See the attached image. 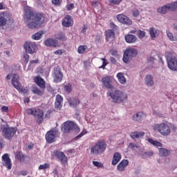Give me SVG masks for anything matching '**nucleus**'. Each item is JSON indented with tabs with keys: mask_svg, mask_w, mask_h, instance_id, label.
<instances>
[{
	"mask_svg": "<svg viewBox=\"0 0 177 177\" xmlns=\"http://www.w3.org/2000/svg\"><path fill=\"white\" fill-rule=\"evenodd\" d=\"M26 113L35 118L37 124H42L44 121V111L38 108H29L26 110Z\"/></svg>",
	"mask_w": 177,
	"mask_h": 177,
	"instance_id": "4",
	"label": "nucleus"
},
{
	"mask_svg": "<svg viewBox=\"0 0 177 177\" xmlns=\"http://www.w3.org/2000/svg\"><path fill=\"white\" fill-rule=\"evenodd\" d=\"M148 142L151 143V145H153V146H155L156 147H162V145L161 144V142L157 140H154L151 138H149Z\"/></svg>",
	"mask_w": 177,
	"mask_h": 177,
	"instance_id": "38",
	"label": "nucleus"
},
{
	"mask_svg": "<svg viewBox=\"0 0 177 177\" xmlns=\"http://www.w3.org/2000/svg\"><path fill=\"white\" fill-rule=\"evenodd\" d=\"M145 84L149 88L154 86V77H153V75H147L145 77Z\"/></svg>",
	"mask_w": 177,
	"mask_h": 177,
	"instance_id": "20",
	"label": "nucleus"
},
{
	"mask_svg": "<svg viewBox=\"0 0 177 177\" xmlns=\"http://www.w3.org/2000/svg\"><path fill=\"white\" fill-rule=\"evenodd\" d=\"M56 136H57V131L52 129L46 133V140L48 143H53L55 139H56Z\"/></svg>",
	"mask_w": 177,
	"mask_h": 177,
	"instance_id": "16",
	"label": "nucleus"
},
{
	"mask_svg": "<svg viewBox=\"0 0 177 177\" xmlns=\"http://www.w3.org/2000/svg\"><path fill=\"white\" fill-rule=\"evenodd\" d=\"M158 13H162V15H165L168 10H169V8H168V6H164L159 8H158Z\"/></svg>",
	"mask_w": 177,
	"mask_h": 177,
	"instance_id": "39",
	"label": "nucleus"
},
{
	"mask_svg": "<svg viewBox=\"0 0 177 177\" xmlns=\"http://www.w3.org/2000/svg\"><path fill=\"white\" fill-rule=\"evenodd\" d=\"M55 109H57L58 110H60V109H62V102H55Z\"/></svg>",
	"mask_w": 177,
	"mask_h": 177,
	"instance_id": "58",
	"label": "nucleus"
},
{
	"mask_svg": "<svg viewBox=\"0 0 177 177\" xmlns=\"http://www.w3.org/2000/svg\"><path fill=\"white\" fill-rule=\"evenodd\" d=\"M77 128H78V126L73 122L67 121L64 123L63 129L65 133H70L71 131H74Z\"/></svg>",
	"mask_w": 177,
	"mask_h": 177,
	"instance_id": "13",
	"label": "nucleus"
},
{
	"mask_svg": "<svg viewBox=\"0 0 177 177\" xmlns=\"http://www.w3.org/2000/svg\"><path fill=\"white\" fill-rule=\"evenodd\" d=\"M86 130H84L81 132V133H80L77 136H76L75 139H80V138H82V136H84V135H86Z\"/></svg>",
	"mask_w": 177,
	"mask_h": 177,
	"instance_id": "52",
	"label": "nucleus"
},
{
	"mask_svg": "<svg viewBox=\"0 0 177 177\" xmlns=\"http://www.w3.org/2000/svg\"><path fill=\"white\" fill-rule=\"evenodd\" d=\"M67 10H71L72 9H74V4L71 3L66 6Z\"/></svg>",
	"mask_w": 177,
	"mask_h": 177,
	"instance_id": "61",
	"label": "nucleus"
},
{
	"mask_svg": "<svg viewBox=\"0 0 177 177\" xmlns=\"http://www.w3.org/2000/svg\"><path fill=\"white\" fill-rule=\"evenodd\" d=\"M39 62V61L38 59H36V60H32V61H30V64H34V63H35V64H38Z\"/></svg>",
	"mask_w": 177,
	"mask_h": 177,
	"instance_id": "64",
	"label": "nucleus"
},
{
	"mask_svg": "<svg viewBox=\"0 0 177 177\" xmlns=\"http://www.w3.org/2000/svg\"><path fill=\"white\" fill-rule=\"evenodd\" d=\"M158 32H160V30H156L154 28H150L149 29V34L151 37V38H156L157 35H158Z\"/></svg>",
	"mask_w": 177,
	"mask_h": 177,
	"instance_id": "36",
	"label": "nucleus"
},
{
	"mask_svg": "<svg viewBox=\"0 0 177 177\" xmlns=\"http://www.w3.org/2000/svg\"><path fill=\"white\" fill-rule=\"evenodd\" d=\"M32 92L35 95H38V96H42L45 93V88H38L37 86H33L32 88Z\"/></svg>",
	"mask_w": 177,
	"mask_h": 177,
	"instance_id": "27",
	"label": "nucleus"
},
{
	"mask_svg": "<svg viewBox=\"0 0 177 177\" xmlns=\"http://www.w3.org/2000/svg\"><path fill=\"white\" fill-rule=\"evenodd\" d=\"M136 39H138V38L133 35H127L125 36L126 42L128 44H135Z\"/></svg>",
	"mask_w": 177,
	"mask_h": 177,
	"instance_id": "28",
	"label": "nucleus"
},
{
	"mask_svg": "<svg viewBox=\"0 0 177 177\" xmlns=\"http://www.w3.org/2000/svg\"><path fill=\"white\" fill-rule=\"evenodd\" d=\"M49 168V164L45 163L44 165H41L39 166V169L41 171V169H48Z\"/></svg>",
	"mask_w": 177,
	"mask_h": 177,
	"instance_id": "48",
	"label": "nucleus"
},
{
	"mask_svg": "<svg viewBox=\"0 0 177 177\" xmlns=\"http://www.w3.org/2000/svg\"><path fill=\"white\" fill-rule=\"evenodd\" d=\"M11 82L14 88L21 93H28V88L27 87H21V84L19 82V75H17V74H13Z\"/></svg>",
	"mask_w": 177,
	"mask_h": 177,
	"instance_id": "9",
	"label": "nucleus"
},
{
	"mask_svg": "<svg viewBox=\"0 0 177 177\" xmlns=\"http://www.w3.org/2000/svg\"><path fill=\"white\" fill-rule=\"evenodd\" d=\"M54 55H63L62 50H57L54 52Z\"/></svg>",
	"mask_w": 177,
	"mask_h": 177,
	"instance_id": "62",
	"label": "nucleus"
},
{
	"mask_svg": "<svg viewBox=\"0 0 177 177\" xmlns=\"http://www.w3.org/2000/svg\"><path fill=\"white\" fill-rule=\"evenodd\" d=\"M92 6H93V8H97V6H99V1H93Z\"/></svg>",
	"mask_w": 177,
	"mask_h": 177,
	"instance_id": "59",
	"label": "nucleus"
},
{
	"mask_svg": "<svg viewBox=\"0 0 177 177\" xmlns=\"http://www.w3.org/2000/svg\"><path fill=\"white\" fill-rule=\"evenodd\" d=\"M167 6L169 8V10L174 12L177 9V1L169 3L167 5Z\"/></svg>",
	"mask_w": 177,
	"mask_h": 177,
	"instance_id": "41",
	"label": "nucleus"
},
{
	"mask_svg": "<svg viewBox=\"0 0 177 177\" xmlns=\"http://www.w3.org/2000/svg\"><path fill=\"white\" fill-rule=\"evenodd\" d=\"M56 102L58 103H62V102H63V97H62L60 95H57L56 96Z\"/></svg>",
	"mask_w": 177,
	"mask_h": 177,
	"instance_id": "53",
	"label": "nucleus"
},
{
	"mask_svg": "<svg viewBox=\"0 0 177 177\" xmlns=\"http://www.w3.org/2000/svg\"><path fill=\"white\" fill-rule=\"evenodd\" d=\"M87 50H88V46L86 45L80 46L78 47L77 52H78V53H80V55H82L85 52H86Z\"/></svg>",
	"mask_w": 177,
	"mask_h": 177,
	"instance_id": "40",
	"label": "nucleus"
},
{
	"mask_svg": "<svg viewBox=\"0 0 177 177\" xmlns=\"http://www.w3.org/2000/svg\"><path fill=\"white\" fill-rule=\"evenodd\" d=\"M154 154V152L153 151H149L147 152H142L141 153L142 157H143V158H149V157H151V156H153Z\"/></svg>",
	"mask_w": 177,
	"mask_h": 177,
	"instance_id": "42",
	"label": "nucleus"
},
{
	"mask_svg": "<svg viewBox=\"0 0 177 177\" xmlns=\"http://www.w3.org/2000/svg\"><path fill=\"white\" fill-rule=\"evenodd\" d=\"M34 81L37 84V85L39 86V88H41V89H45L46 88V86L45 84V80H44L42 77L37 76L34 78Z\"/></svg>",
	"mask_w": 177,
	"mask_h": 177,
	"instance_id": "21",
	"label": "nucleus"
},
{
	"mask_svg": "<svg viewBox=\"0 0 177 177\" xmlns=\"http://www.w3.org/2000/svg\"><path fill=\"white\" fill-rule=\"evenodd\" d=\"M88 25H84L82 30H81L82 34H86V30H88Z\"/></svg>",
	"mask_w": 177,
	"mask_h": 177,
	"instance_id": "56",
	"label": "nucleus"
},
{
	"mask_svg": "<svg viewBox=\"0 0 177 177\" xmlns=\"http://www.w3.org/2000/svg\"><path fill=\"white\" fill-rule=\"evenodd\" d=\"M44 35V31H39L31 36L32 39H35V41H39L41 39V37Z\"/></svg>",
	"mask_w": 177,
	"mask_h": 177,
	"instance_id": "34",
	"label": "nucleus"
},
{
	"mask_svg": "<svg viewBox=\"0 0 177 177\" xmlns=\"http://www.w3.org/2000/svg\"><path fill=\"white\" fill-rule=\"evenodd\" d=\"M171 154V152L166 149L160 148L159 149V156L160 157H168Z\"/></svg>",
	"mask_w": 177,
	"mask_h": 177,
	"instance_id": "32",
	"label": "nucleus"
},
{
	"mask_svg": "<svg viewBox=\"0 0 177 177\" xmlns=\"http://www.w3.org/2000/svg\"><path fill=\"white\" fill-rule=\"evenodd\" d=\"M109 53L112 56H114L115 57H117L118 56V51H117V49L113 48L111 50H109Z\"/></svg>",
	"mask_w": 177,
	"mask_h": 177,
	"instance_id": "45",
	"label": "nucleus"
},
{
	"mask_svg": "<svg viewBox=\"0 0 177 177\" xmlns=\"http://www.w3.org/2000/svg\"><path fill=\"white\" fill-rule=\"evenodd\" d=\"M124 75V73H118L116 75V77L119 82L122 84V85H125V84H127V79H125V76Z\"/></svg>",
	"mask_w": 177,
	"mask_h": 177,
	"instance_id": "30",
	"label": "nucleus"
},
{
	"mask_svg": "<svg viewBox=\"0 0 177 177\" xmlns=\"http://www.w3.org/2000/svg\"><path fill=\"white\" fill-rule=\"evenodd\" d=\"M116 19L119 23L125 24L126 26H132V20L124 14H119L116 16Z\"/></svg>",
	"mask_w": 177,
	"mask_h": 177,
	"instance_id": "14",
	"label": "nucleus"
},
{
	"mask_svg": "<svg viewBox=\"0 0 177 177\" xmlns=\"http://www.w3.org/2000/svg\"><path fill=\"white\" fill-rule=\"evenodd\" d=\"M144 116L145 114L143 113V112H137L133 115L132 120L133 121H136V122H140V121L143 120Z\"/></svg>",
	"mask_w": 177,
	"mask_h": 177,
	"instance_id": "24",
	"label": "nucleus"
},
{
	"mask_svg": "<svg viewBox=\"0 0 177 177\" xmlns=\"http://www.w3.org/2000/svg\"><path fill=\"white\" fill-rule=\"evenodd\" d=\"M24 49H25L26 53L32 55L37 53V44L35 42L26 41L24 45Z\"/></svg>",
	"mask_w": 177,
	"mask_h": 177,
	"instance_id": "11",
	"label": "nucleus"
},
{
	"mask_svg": "<svg viewBox=\"0 0 177 177\" xmlns=\"http://www.w3.org/2000/svg\"><path fill=\"white\" fill-rule=\"evenodd\" d=\"M53 78L55 84L63 81V72H62V68L59 66H56L53 68Z\"/></svg>",
	"mask_w": 177,
	"mask_h": 177,
	"instance_id": "10",
	"label": "nucleus"
},
{
	"mask_svg": "<svg viewBox=\"0 0 177 177\" xmlns=\"http://www.w3.org/2000/svg\"><path fill=\"white\" fill-rule=\"evenodd\" d=\"M24 59H25V63H28L30 61V55L26 53V54L24 55Z\"/></svg>",
	"mask_w": 177,
	"mask_h": 177,
	"instance_id": "55",
	"label": "nucleus"
},
{
	"mask_svg": "<svg viewBox=\"0 0 177 177\" xmlns=\"http://www.w3.org/2000/svg\"><path fill=\"white\" fill-rule=\"evenodd\" d=\"M101 82L105 88L107 89H113L114 86H113V77L111 76H106L101 79Z\"/></svg>",
	"mask_w": 177,
	"mask_h": 177,
	"instance_id": "17",
	"label": "nucleus"
},
{
	"mask_svg": "<svg viewBox=\"0 0 177 177\" xmlns=\"http://www.w3.org/2000/svg\"><path fill=\"white\" fill-rule=\"evenodd\" d=\"M8 111H9V107H8L6 106H3L1 108V111H3V113H8Z\"/></svg>",
	"mask_w": 177,
	"mask_h": 177,
	"instance_id": "60",
	"label": "nucleus"
},
{
	"mask_svg": "<svg viewBox=\"0 0 177 177\" xmlns=\"http://www.w3.org/2000/svg\"><path fill=\"white\" fill-rule=\"evenodd\" d=\"M106 39L109 41V39H111L115 37V33L113 30H108L105 32Z\"/></svg>",
	"mask_w": 177,
	"mask_h": 177,
	"instance_id": "31",
	"label": "nucleus"
},
{
	"mask_svg": "<svg viewBox=\"0 0 177 177\" xmlns=\"http://www.w3.org/2000/svg\"><path fill=\"white\" fill-rule=\"evenodd\" d=\"M122 0H110L111 3H113V5H120Z\"/></svg>",
	"mask_w": 177,
	"mask_h": 177,
	"instance_id": "57",
	"label": "nucleus"
},
{
	"mask_svg": "<svg viewBox=\"0 0 177 177\" xmlns=\"http://www.w3.org/2000/svg\"><path fill=\"white\" fill-rule=\"evenodd\" d=\"M167 36L168 37L170 41H176V37H174V34L171 32L169 30H167Z\"/></svg>",
	"mask_w": 177,
	"mask_h": 177,
	"instance_id": "44",
	"label": "nucleus"
},
{
	"mask_svg": "<svg viewBox=\"0 0 177 177\" xmlns=\"http://www.w3.org/2000/svg\"><path fill=\"white\" fill-rule=\"evenodd\" d=\"M15 158H17V160H19L20 162H24L25 157H24V155L23 154V152L21 151L17 152Z\"/></svg>",
	"mask_w": 177,
	"mask_h": 177,
	"instance_id": "37",
	"label": "nucleus"
},
{
	"mask_svg": "<svg viewBox=\"0 0 177 177\" xmlns=\"http://www.w3.org/2000/svg\"><path fill=\"white\" fill-rule=\"evenodd\" d=\"M68 102L71 107H77L80 104V99L77 97L68 98Z\"/></svg>",
	"mask_w": 177,
	"mask_h": 177,
	"instance_id": "25",
	"label": "nucleus"
},
{
	"mask_svg": "<svg viewBox=\"0 0 177 177\" xmlns=\"http://www.w3.org/2000/svg\"><path fill=\"white\" fill-rule=\"evenodd\" d=\"M74 24V21L73 20V17L70 15H66L62 19V26L64 27H72Z\"/></svg>",
	"mask_w": 177,
	"mask_h": 177,
	"instance_id": "18",
	"label": "nucleus"
},
{
	"mask_svg": "<svg viewBox=\"0 0 177 177\" xmlns=\"http://www.w3.org/2000/svg\"><path fill=\"white\" fill-rule=\"evenodd\" d=\"M131 32H133V34H136V35H138V38H140V39H142V38H145V36L146 35V32L140 30H133Z\"/></svg>",
	"mask_w": 177,
	"mask_h": 177,
	"instance_id": "35",
	"label": "nucleus"
},
{
	"mask_svg": "<svg viewBox=\"0 0 177 177\" xmlns=\"http://www.w3.org/2000/svg\"><path fill=\"white\" fill-rule=\"evenodd\" d=\"M145 133L144 131H134L130 133L131 139H139L145 136Z\"/></svg>",
	"mask_w": 177,
	"mask_h": 177,
	"instance_id": "26",
	"label": "nucleus"
},
{
	"mask_svg": "<svg viewBox=\"0 0 177 177\" xmlns=\"http://www.w3.org/2000/svg\"><path fill=\"white\" fill-rule=\"evenodd\" d=\"M12 14L8 12H2L0 13V27L6 26L8 21H10Z\"/></svg>",
	"mask_w": 177,
	"mask_h": 177,
	"instance_id": "12",
	"label": "nucleus"
},
{
	"mask_svg": "<svg viewBox=\"0 0 177 177\" xmlns=\"http://www.w3.org/2000/svg\"><path fill=\"white\" fill-rule=\"evenodd\" d=\"M54 37L56 39H59V41H66V35L63 32H59L56 33Z\"/></svg>",
	"mask_w": 177,
	"mask_h": 177,
	"instance_id": "33",
	"label": "nucleus"
},
{
	"mask_svg": "<svg viewBox=\"0 0 177 177\" xmlns=\"http://www.w3.org/2000/svg\"><path fill=\"white\" fill-rule=\"evenodd\" d=\"M1 161L3 167H6L8 170L12 169V160H10L9 154H3L1 157Z\"/></svg>",
	"mask_w": 177,
	"mask_h": 177,
	"instance_id": "15",
	"label": "nucleus"
},
{
	"mask_svg": "<svg viewBox=\"0 0 177 177\" xmlns=\"http://www.w3.org/2000/svg\"><path fill=\"white\" fill-rule=\"evenodd\" d=\"M155 131L162 135V136H168L171 133V127L165 123L157 124L154 126Z\"/></svg>",
	"mask_w": 177,
	"mask_h": 177,
	"instance_id": "7",
	"label": "nucleus"
},
{
	"mask_svg": "<svg viewBox=\"0 0 177 177\" xmlns=\"http://www.w3.org/2000/svg\"><path fill=\"white\" fill-rule=\"evenodd\" d=\"M101 60H102L103 63L102 65L100 66V68H105V67L107 66V59H106L105 58H101Z\"/></svg>",
	"mask_w": 177,
	"mask_h": 177,
	"instance_id": "51",
	"label": "nucleus"
},
{
	"mask_svg": "<svg viewBox=\"0 0 177 177\" xmlns=\"http://www.w3.org/2000/svg\"><path fill=\"white\" fill-rule=\"evenodd\" d=\"M121 160V153L115 152L113 155L112 160V165H117L118 162H120Z\"/></svg>",
	"mask_w": 177,
	"mask_h": 177,
	"instance_id": "29",
	"label": "nucleus"
},
{
	"mask_svg": "<svg viewBox=\"0 0 177 177\" xmlns=\"http://www.w3.org/2000/svg\"><path fill=\"white\" fill-rule=\"evenodd\" d=\"M24 19L28 28H30V30L38 28V27H41L44 24V15L41 13L35 12L30 8L25 10Z\"/></svg>",
	"mask_w": 177,
	"mask_h": 177,
	"instance_id": "1",
	"label": "nucleus"
},
{
	"mask_svg": "<svg viewBox=\"0 0 177 177\" xmlns=\"http://www.w3.org/2000/svg\"><path fill=\"white\" fill-rule=\"evenodd\" d=\"M129 149H131V150H136L137 149H139V146L133 142H131L129 145Z\"/></svg>",
	"mask_w": 177,
	"mask_h": 177,
	"instance_id": "46",
	"label": "nucleus"
},
{
	"mask_svg": "<svg viewBox=\"0 0 177 177\" xmlns=\"http://www.w3.org/2000/svg\"><path fill=\"white\" fill-rule=\"evenodd\" d=\"M167 66L172 71H177V58L171 52L166 53Z\"/></svg>",
	"mask_w": 177,
	"mask_h": 177,
	"instance_id": "6",
	"label": "nucleus"
},
{
	"mask_svg": "<svg viewBox=\"0 0 177 177\" xmlns=\"http://www.w3.org/2000/svg\"><path fill=\"white\" fill-rule=\"evenodd\" d=\"M138 56V50L136 48H127L124 53L122 60L124 63L128 64L133 57Z\"/></svg>",
	"mask_w": 177,
	"mask_h": 177,
	"instance_id": "8",
	"label": "nucleus"
},
{
	"mask_svg": "<svg viewBox=\"0 0 177 177\" xmlns=\"http://www.w3.org/2000/svg\"><path fill=\"white\" fill-rule=\"evenodd\" d=\"M44 44L46 46H49V47H53L56 48L59 44L57 43V40L53 39V38H49L45 40Z\"/></svg>",
	"mask_w": 177,
	"mask_h": 177,
	"instance_id": "22",
	"label": "nucleus"
},
{
	"mask_svg": "<svg viewBox=\"0 0 177 177\" xmlns=\"http://www.w3.org/2000/svg\"><path fill=\"white\" fill-rule=\"evenodd\" d=\"M110 27L113 30V31H117V30H118V26H117L114 22L110 23Z\"/></svg>",
	"mask_w": 177,
	"mask_h": 177,
	"instance_id": "50",
	"label": "nucleus"
},
{
	"mask_svg": "<svg viewBox=\"0 0 177 177\" xmlns=\"http://www.w3.org/2000/svg\"><path fill=\"white\" fill-rule=\"evenodd\" d=\"M55 156L58 158V160H59L62 165H66L67 164V157L63 152L56 151Z\"/></svg>",
	"mask_w": 177,
	"mask_h": 177,
	"instance_id": "19",
	"label": "nucleus"
},
{
	"mask_svg": "<svg viewBox=\"0 0 177 177\" xmlns=\"http://www.w3.org/2000/svg\"><path fill=\"white\" fill-rule=\"evenodd\" d=\"M93 165H95V167H97L98 168H102L103 165L99 162L97 161H93Z\"/></svg>",
	"mask_w": 177,
	"mask_h": 177,
	"instance_id": "54",
	"label": "nucleus"
},
{
	"mask_svg": "<svg viewBox=\"0 0 177 177\" xmlns=\"http://www.w3.org/2000/svg\"><path fill=\"white\" fill-rule=\"evenodd\" d=\"M128 164H129L128 160H122L117 166L118 171H120V172L125 171V167L127 165H128Z\"/></svg>",
	"mask_w": 177,
	"mask_h": 177,
	"instance_id": "23",
	"label": "nucleus"
},
{
	"mask_svg": "<svg viewBox=\"0 0 177 177\" xmlns=\"http://www.w3.org/2000/svg\"><path fill=\"white\" fill-rule=\"evenodd\" d=\"M52 3L55 6H60L62 5V0H53Z\"/></svg>",
	"mask_w": 177,
	"mask_h": 177,
	"instance_id": "49",
	"label": "nucleus"
},
{
	"mask_svg": "<svg viewBox=\"0 0 177 177\" xmlns=\"http://www.w3.org/2000/svg\"><path fill=\"white\" fill-rule=\"evenodd\" d=\"M109 95L112 99L113 103L121 104V103H125V101L128 100V94L121 90L110 91Z\"/></svg>",
	"mask_w": 177,
	"mask_h": 177,
	"instance_id": "2",
	"label": "nucleus"
},
{
	"mask_svg": "<svg viewBox=\"0 0 177 177\" xmlns=\"http://www.w3.org/2000/svg\"><path fill=\"white\" fill-rule=\"evenodd\" d=\"M1 132L4 139L10 140L16 133V129L13 127H9L8 124H2L1 126Z\"/></svg>",
	"mask_w": 177,
	"mask_h": 177,
	"instance_id": "5",
	"label": "nucleus"
},
{
	"mask_svg": "<svg viewBox=\"0 0 177 177\" xmlns=\"http://www.w3.org/2000/svg\"><path fill=\"white\" fill-rule=\"evenodd\" d=\"M64 88L66 92H67V93H70L73 91L71 84L69 83L65 84Z\"/></svg>",
	"mask_w": 177,
	"mask_h": 177,
	"instance_id": "43",
	"label": "nucleus"
},
{
	"mask_svg": "<svg viewBox=\"0 0 177 177\" xmlns=\"http://www.w3.org/2000/svg\"><path fill=\"white\" fill-rule=\"evenodd\" d=\"M131 13H132V16L133 17H138V16H139V15H140V12H139L138 10H133L131 11Z\"/></svg>",
	"mask_w": 177,
	"mask_h": 177,
	"instance_id": "47",
	"label": "nucleus"
},
{
	"mask_svg": "<svg viewBox=\"0 0 177 177\" xmlns=\"http://www.w3.org/2000/svg\"><path fill=\"white\" fill-rule=\"evenodd\" d=\"M107 149L106 141L101 140L95 143L91 148V154L93 156H100Z\"/></svg>",
	"mask_w": 177,
	"mask_h": 177,
	"instance_id": "3",
	"label": "nucleus"
},
{
	"mask_svg": "<svg viewBox=\"0 0 177 177\" xmlns=\"http://www.w3.org/2000/svg\"><path fill=\"white\" fill-rule=\"evenodd\" d=\"M110 62L112 63V64H115V63H117V60H115V58L113 57H110Z\"/></svg>",
	"mask_w": 177,
	"mask_h": 177,
	"instance_id": "63",
	"label": "nucleus"
}]
</instances>
